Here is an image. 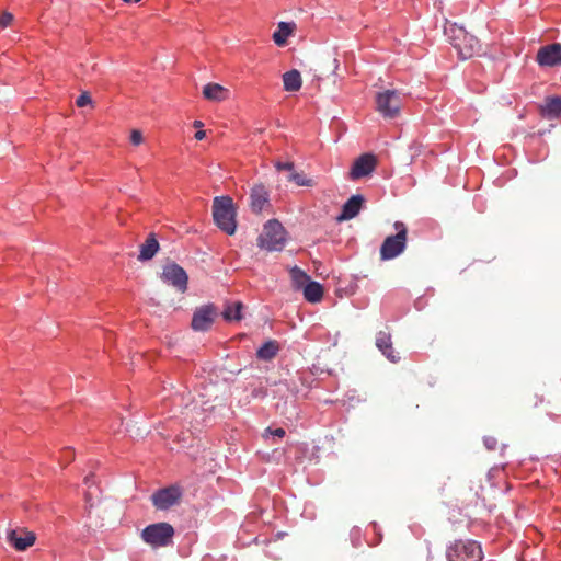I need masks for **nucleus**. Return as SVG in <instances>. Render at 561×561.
Listing matches in <instances>:
<instances>
[{
    "mask_svg": "<svg viewBox=\"0 0 561 561\" xmlns=\"http://www.w3.org/2000/svg\"><path fill=\"white\" fill-rule=\"evenodd\" d=\"M445 34L458 51L460 58L468 59L480 54L481 45L479 39L469 34L462 26L450 24L445 27Z\"/></svg>",
    "mask_w": 561,
    "mask_h": 561,
    "instance_id": "obj_1",
    "label": "nucleus"
},
{
    "mask_svg": "<svg viewBox=\"0 0 561 561\" xmlns=\"http://www.w3.org/2000/svg\"><path fill=\"white\" fill-rule=\"evenodd\" d=\"M214 221L219 229L232 236L237 229L236 209L229 196L215 197L213 203Z\"/></svg>",
    "mask_w": 561,
    "mask_h": 561,
    "instance_id": "obj_2",
    "label": "nucleus"
},
{
    "mask_svg": "<svg viewBox=\"0 0 561 561\" xmlns=\"http://www.w3.org/2000/svg\"><path fill=\"white\" fill-rule=\"evenodd\" d=\"M286 243V230L283 225L276 220H268L262 233L257 238V245L266 251H280Z\"/></svg>",
    "mask_w": 561,
    "mask_h": 561,
    "instance_id": "obj_3",
    "label": "nucleus"
},
{
    "mask_svg": "<svg viewBox=\"0 0 561 561\" xmlns=\"http://www.w3.org/2000/svg\"><path fill=\"white\" fill-rule=\"evenodd\" d=\"M396 234L387 237L380 247V259L392 260L399 256L407 247L408 229L401 221L394 222Z\"/></svg>",
    "mask_w": 561,
    "mask_h": 561,
    "instance_id": "obj_4",
    "label": "nucleus"
},
{
    "mask_svg": "<svg viewBox=\"0 0 561 561\" xmlns=\"http://www.w3.org/2000/svg\"><path fill=\"white\" fill-rule=\"evenodd\" d=\"M140 537L152 548L167 547L172 542L174 528L164 522L151 524L142 529Z\"/></svg>",
    "mask_w": 561,
    "mask_h": 561,
    "instance_id": "obj_5",
    "label": "nucleus"
},
{
    "mask_svg": "<svg viewBox=\"0 0 561 561\" xmlns=\"http://www.w3.org/2000/svg\"><path fill=\"white\" fill-rule=\"evenodd\" d=\"M446 558L448 561H480L482 549L477 541L456 540L447 547Z\"/></svg>",
    "mask_w": 561,
    "mask_h": 561,
    "instance_id": "obj_6",
    "label": "nucleus"
},
{
    "mask_svg": "<svg viewBox=\"0 0 561 561\" xmlns=\"http://www.w3.org/2000/svg\"><path fill=\"white\" fill-rule=\"evenodd\" d=\"M376 108L385 118H394L399 115L402 100L396 90H385L376 94Z\"/></svg>",
    "mask_w": 561,
    "mask_h": 561,
    "instance_id": "obj_7",
    "label": "nucleus"
},
{
    "mask_svg": "<svg viewBox=\"0 0 561 561\" xmlns=\"http://www.w3.org/2000/svg\"><path fill=\"white\" fill-rule=\"evenodd\" d=\"M161 279L172 285L179 293H185L187 289L188 276L183 267L176 263H168L163 266Z\"/></svg>",
    "mask_w": 561,
    "mask_h": 561,
    "instance_id": "obj_8",
    "label": "nucleus"
},
{
    "mask_svg": "<svg viewBox=\"0 0 561 561\" xmlns=\"http://www.w3.org/2000/svg\"><path fill=\"white\" fill-rule=\"evenodd\" d=\"M182 496V491L176 485H171L154 492L151 501L158 510H168L175 505Z\"/></svg>",
    "mask_w": 561,
    "mask_h": 561,
    "instance_id": "obj_9",
    "label": "nucleus"
},
{
    "mask_svg": "<svg viewBox=\"0 0 561 561\" xmlns=\"http://www.w3.org/2000/svg\"><path fill=\"white\" fill-rule=\"evenodd\" d=\"M216 308L214 305H204L197 308L192 318V329L194 331H206L210 328L216 317Z\"/></svg>",
    "mask_w": 561,
    "mask_h": 561,
    "instance_id": "obj_10",
    "label": "nucleus"
},
{
    "mask_svg": "<svg viewBox=\"0 0 561 561\" xmlns=\"http://www.w3.org/2000/svg\"><path fill=\"white\" fill-rule=\"evenodd\" d=\"M377 165V159L371 153L362 154L358 159H356L353 163V167L350 172V178L352 180H358L370 174Z\"/></svg>",
    "mask_w": 561,
    "mask_h": 561,
    "instance_id": "obj_11",
    "label": "nucleus"
},
{
    "mask_svg": "<svg viewBox=\"0 0 561 561\" xmlns=\"http://www.w3.org/2000/svg\"><path fill=\"white\" fill-rule=\"evenodd\" d=\"M538 64L545 67H554L561 65V44L554 43L541 47L536 57Z\"/></svg>",
    "mask_w": 561,
    "mask_h": 561,
    "instance_id": "obj_12",
    "label": "nucleus"
},
{
    "mask_svg": "<svg viewBox=\"0 0 561 561\" xmlns=\"http://www.w3.org/2000/svg\"><path fill=\"white\" fill-rule=\"evenodd\" d=\"M7 539L18 551H24L35 543L36 536L25 529H12L8 531Z\"/></svg>",
    "mask_w": 561,
    "mask_h": 561,
    "instance_id": "obj_13",
    "label": "nucleus"
},
{
    "mask_svg": "<svg viewBox=\"0 0 561 561\" xmlns=\"http://www.w3.org/2000/svg\"><path fill=\"white\" fill-rule=\"evenodd\" d=\"M268 192L263 184H256L252 187L250 194V206L253 213L260 214L268 206Z\"/></svg>",
    "mask_w": 561,
    "mask_h": 561,
    "instance_id": "obj_14",
    "label": "nucleus"
},
{
    "mask_svg": "<svg viewBox=\"0 0 561 561\" xmlns=\"http://www.w3.org/2000/svg\"><path fill=\"white\" fill-rule=\"evenodd\" d=\"M364 204V197L362 195H353L350 197L342 207V213L337 216V221L350 220L356 217Z\"/></svg>",
    "mask_w": 561,
    "mask_h": 561,
    "instance_id": "obj_15",
    "label": "nucleus"
},
{
    "mask_svg": "<svg viewBox=\"0 0 561 561\" xmlns=\"http://www.w3.org/2000/svg\"><path fill=\"white\" fill-rule=\"evenodd\" d=\"M376 345L390 362L397 363L399 360V356L392 347L391 335L388 332H378Z\"/></svg>",
    "mask_w": 561,
    "mask_h": 561,
    "instance_id": "obj_16",
    "label": "nucleus"
},
{
    "mask_svg": "<svg viewBox=\"0 0 561 561\" xmlns=\"http://www.w3.org/2000/svg\"><path fill=\"white\" fill-rule=\"evenodd\" d=\"M203 96L213 102H222L228 99L229 91L218 83H208L203 88Z\"/></svg>",
    "mask_w": 561,
    "mask_h": 561,
    "instance_id": "obj_17",
    "label": "nucleus"
},
{
    "mask_svg": "<svg viewBox=\"0 0 561 561\" xmlns=\"http://www.w3.org/2000/svg\"><path fill=\"white\" fill-rule=\"evenodd\" d=\"M541 114L547 118H558L561 116V98H547L540 106Z\"/></svg>",
    "mask_w": 561,
    "mask_h": 561,
    "instance_id": "obj_18",
    "label": "nucleus"
},
{
    "mask_svg": "<svg viewBox=\"0 0 561 561\" xmlns=\"http://www.w3.org/2000/svg\"><path fill=\"white\" fill-rule=\"evenodd\" d=\"M295 30L296 24L294 22H279L276 32L273 34V41L277 46H284Z\"/></svg>",
    "mask_w": 561,
    "mask_h": 561,
    "instance_id": "obj_19",
    "label": "nucleus"
},
{
    "mask_svg": "<svg viewBox=\"0 0 561 561\" xmlns=\"http://www.w3.org/2000/svg\"><path fill=\"white\" fill-rule=\"evenodd\" d=\"M159 250V242L153 233H151L140 245V253L138 255L139 261L151 260Z\"/></svg>",
    "mask_w": 561,
    "mask_h": 561,
    "instance_id": "obj_20",
    "label": "nucleus"
},
{
    "mask_svg": "<svg viewBox=\"0 0 561 561\" xmlns=\"http://www.w3.org/2000/svg\"><path fill=\"white\" fill-rule=\"evenodd\" d=\"M304 297L309 302H319L323 297V288L318 282L309 280L304 286Z\"/></svg>",
    "mask_w": 561,
    "mask_h": 561,
    "instance_id": "obj_21",
    "label": "nucleus"
},
{
    "mask_svg": "<svg viewBox=\"0 0 561 561\" xmlns=\"http://www.w3.org/2000/svg\"><path fill=\"white\" fill-rule=\"evenodd\" d=\"M284 89L288 92H296L301 88V76L298 70H290L283 75Z\"/></svg>",
    "mask_w": 561,
    "mask_h": 561,
    "instance_id": "obj_22",
    "label": "nucleus"
},
{
    "mask_svg": "<svg viewBox=\"0 0 561 561\" xmlns=\"http://www.w3.org/2000/svg\"><path fill=\"white\" fill-rule=\"evenodd\" d=\"M278 351V343L276 341L270 340L257 350L256 356L262 360H271L277 355Z\"/></svg>",
    "mask_w": 561,
    "mask_h": 561,
    "instance_id": "obj_23",
    "label": "nucleus"
},
{
    "mask_svg": "<svg viewBox=\"0 0 561 561\" xmlns=\"http://www.w3.org/2000/svg\"><path fill=\"white\" fill-rule=\"evenodd\" d=\"M243 309V304L241 301H236L233 304H228L222 311V317L227 321H239L242 319L241 311Z\"/></svg>",
    "mask_w": 561,
    "mask_h": 561,
    "instance_id": "obj_24",
    "label": "nucleus"
},
{
    "mask_svg": "<svg viewBox=\"0 0 561 561\" xmlns=\"http://www.w3.org/2000/svg\"><path fill=\"white\" fill-rule=\"evenodd\" d=\"M290 277L297 288L304 287L310 280L309 275L298 266L290 270Z\"/></svg>",
    "mask_w": 561,
    "mask_h": 561,
    "instance_id": "obj_25",
    "label": "nucleus"
},
{
    "mask_svg": "<svg viewBox=\"0 0 561 561\" xmlns=\"http://www.w3.org/2000/svg\"><path fill=\"white\" fill-rule=\"evenodd\" d=\"M289 182L296 183L298 186H309L310 180H306L302 174L295 172L294 170L287 176Z\"/></svg>",
    "mask_w": 561,
    "mask_h": 561,
    "instance_id": "obj_26",
    "label": "nucleus"
},
{
    "mask_svg": "<svg viewBox=\"0 0 561 561\" xmlns=\"http://www.w3.org/2000/svg\"><path fill=\"white\" fill-rule=\"evenodd\" d=\"M76 104L78 107H83L85 105L92 104V99L88 92H83L78 96Z\"/></svg>",
    "mask_w": 561,
    "mask_h": 561,
    "instance_id": "obj_27",
    "label": "nucleus"
},
{
    "mask_svg": "<svg viewBox=\"0 0 561 561\" xmlns=\"http://www.w3.org/2000/svg\"><path fill=\"white\" fill-rule=\"evenodd\" d=\"M144 140L142 134L138 129H133L130 133V142L135 146H139Z\"/></svg>",
    "mask_w": 561,
    "mask_h": 561,
    "instance_id": "obj_28",
    "label": "nucleus"
},
{
    "mask_svg": "<svg viewBox=\"0 0 561 561\" xmlns=\"http://www.w3.org/2000/svg\"><path fill=\"white\" fill-rule=\"evenodd\" d=\"M12 21H13V14L10 12H3L0 15V26L1 27H7L8 25L11 24Z\"/></svg>",
    "mask_w": 561,
    "mask_h": 561,
    "instance_id": "obj_29",
    "label": "nucleus"
},
{
    "mask_svg": "<svg viewBox=\"0 0 561 561\" xmlns=\"http://www.w3.org/2000/svg\"><path fill=\"white\" fill-rule=\"evenodd\" d=\"M275 168L277 169V171L286 170V171L290 172L294 169V163L293 162H280V161H277L275 163Z\"/></svg>",
    "mask_w": 561,
    "mask_h": 561,
    "instance_id": "obj_30",
    "label": "nucleus"
},
{
    "mask_svg": "<svg viewBox=\"0 0 561 561\" xmlns=\"http://www.w3.org/2000/svg\"><path fill=\"white\" fill-rule=\"evenodd\" d=\"M484 445L489 450H494L496 448L497 442L494 437L488 436L484 437Z\"/></svg>",
    "mask_w": 561,
    "mask_h": 561,
    "instance_id": "obj_31",
    "label": "nucleus"
},
{
    "mask_svg": "<svg viewBox=\"0 0 561 561\" xmlns=\"http://www.w3.org/2000/svg\"><path fill=\"white\" fill-rule=\"evenodd\" d=\"M265 432H266V433H268V434H271V435H274V436H276V437H279V438H282V437H284V436H285V430H284V428H282V427L276 428V430H274V431H272V430L268 427V428H266V431H265Z\"/></svg>",
    "mask_w": 561,
    "mask_h": 561,
    "instance_id": "obj_32",
    "label": "nucleus"
},
{
    "mask_svg": "<svg viewBox=\"0 0 561 561\" xmlns=\"http://www.w3.org/2000/svg\"><path fill=\"white\" fill-rule=\"evenodd\" d=\"M205 136H206V131H205V130H197V131L195 133V138H196L197 140H202V139H204V138H205Z\"/></svg>",
    "mask_w": 561,
    "mask_h": 561,
    "instance_id": "obj_33",
    "label": "nucleus"
},
{
    "mask_svg": "<svg viewBox=\"0 0 561 561\" xmlns=\"http://www.w3.org/2000/svg\"><path fill=\"white\" fill-rule=\"evenodd\" d=\"M92 479H93V474H89L84 478V484H87L88 486H90V484L92 483Z\"/></svg>",
    "mask_w": 561,
    "mask_h": 561,
    "instance_id": "obj_34",
    "label": "nucleus"
},
{
    "mask_svg": "<svg viewBox=\"0 0 561 561\" xmlns=\"http://www.w3.org/2000/svg\"><path fill=\"white\" fill-rule=\"evenodd\" d=\"M193 125L195 128H202L204 124L201 121H195Z\"/></svg>",
    "mask_w": 561,
    "mask_h": 561,
    "instance_id": "obj_35",
    "label": "nucleus"
},
{
    "mask_svg": "<svg viewBox=\"0 0 561 561\" xmlns=\"http://www.w3.org/2000/svg\"><path fill=\"white\" fill-rule=\"evenodd\" d=\"M332 64H333V71H335V70L337 69V67H339V62H337V60L334 58V59L332 60Z\"/></svg>",
    "mask_w": 561,
    "mask_h": 561,
    "instance_id": "obj_36",
    "label": "nucleus"
},
{
    "mask_svg": "<svg viewBox=\"0 0 561 561\" xmlns=\"http://www.w3.org/2000/svg\"><path fill=\"white\" fill-rule=\"evenodd\" d=\"M538 401L542 402V398H537L536 401L534 402V405H538Z\"/></svg>",
    "mask_w": 561,
    "mask_h": 561,
    "instance_id": "obj_37",
    "label": "nucleus"
},
{
    "mask_svg": "<svg viewBox=\"0 0 561 561\" xmlns=\"http://www.w3.org/2000/svg\"><path fill=\"white\" fill-rule=\"evenodd\" d=\"M67 458H70L69 460L73 459V456L67 455Z\"/></svg>",
    "mask_w": 561,
    "mask_h": 561,
    "instance_id": "obj_38",
    "label": "nucleus"
},
{
    "mask_svg": "<svg viewBox=\"0 0 561 561\" xmlns=\"http://www.w3.org/2000/svg\"><path fill=\"white\" fill-rule=\"evenodd\" d=\"M67 458H70L69 460L73 459V456L67 455Z\"/></svg>",
    "mask_w": 561,
    "mask_h": 561,
    "instance_id": "obj_39",
    "label": "nucleus"
}]
</instances>
